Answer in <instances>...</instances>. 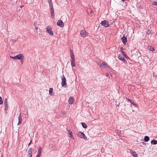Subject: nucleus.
I'll return each mask as SVG.
<instances>
[{"label":"nucleus","mask_w":157,"mask_h":157,"mask_svg":"<svg viewBox=\"0 0 157 157\" xmlns=\"http://www.w3.org/2000/svg\"><path fill=\"white\" fill-rule=\"evenodd\" d=\"M5 101H6V102H7V98H6L5 99Z\"/></svg>","instance_id":"nucleus-37"},{"label":"nucleus","mask_w":157,"mask_h":157,"mask_svg":"<svg viewBox=\"0 0 157 157\" xmlns=\"http://www.w3.org/2000/svg\"><path fill=\"white\" fill-rule=\"evenodd\" d=\"M23 59H21V63L22 64L23 63Z\"/></svg>","instance_id":"nucleus-33"},{"label":"nucleus","mask_w":157,"mask_h":157,"mask_svg":"<svg viewBox=\"0 0 157 157\" xmlns=\"http://www.w3.org/2000/svg\"><path fill=\"white\" fill-rule=\"evenodd\" d=\"M32 140H31L30 141V143H29V145H30V144L31 143H32Z\"/></svg>","instance_id":"nucleus-36"},{"label":"nucleus","mask_w":157,"mask_h":157,"mask_svg":"<svg viewBox=\"0 0 157 157\" xmlns=\"http://www.w3.org/2000/svg\"><path fill=\"white\" fill-rule=\"evenodd\" d=\"M4 105L5 106V110L6 111L8 109L7 102H6V101H5Z\"/></svg>","instance_id":"nucleus-15"},{"label":"nucleus","mask_w":157,"mask_h":157,"mask_svg":"<svg viewBox=\"0 0 157 157\" xmlns=\"http://www.w3.org/2000/svg\"><path fill=\"white\" fill-rule=\"evenodd\" d=\"M124 56H125V57H126V55H124Z\"/></svg>","instance_id":"nucleus-40"},{"label":"nucleus","mask_w":157,"mask_h":157,"mask_svg":"<svg viewBox=\"0 0 157 157\" xmlns=\"http://www.w3.org/2000/svg\"><path fill=\"white\" fill-rule=\"evenodd\" d=\"M152 5H157V2H153L152 3Z\"/></svg>","instance_id":"nucleus-29"},{"label":"nucleus","mask_w":157,"mask_h":157,"mask_svg":"<svg viewBox=\"0 0 157 157\" xmlns=\"http://www.w3.org/2000/svg\"><path fill=\"white\" fill-rule=\"evenodd\" d=\"M71 60H75V57H74V54H72V55H71Z\"/></svg>","instance_id":"nucleus-26"},{"label":"nucleus","mask_w":157,"mask_h":157,"mask_svg":"<svg viewBox=\"0 0 157 157\" xmlns=\"http://www.w3.org/2000/svg\"><path fill=\"white\" fill-rule=\"evenodd\" d=\"M122 53H124V52L123 51V52H122Z\"/></svg>","instance_id":"nucleus-39"},{"label":"nucleus","mask_w":157,"mask_h":157,"mask_svg":"<svg viewBox=\"0 0 157 157\" xmlns=\"http://www.w3.org/2000/svg\"><path fill=\"white\" fill-rule=\"evenodd\" d=\"M50 11L51 13V16L53 19H54V11L53 8H51Z\"/></svg>","instance_id":"nucleus-11"},{"label":"nucleus","mask_w":157,"mask_h":157,"mask_svg":"<svg viewBox=\"0 0 157 157\" xmlns=\"http://www.w3.org/2000/svg\"><path fill=\"white\" fill-rule=\"evenodd\" d=\"M148 47L149 48V49L150 50L152 51H153L154 50V49L153 47L151 46L150 47Z\"/></svg>","instance_id":"nucleus-24"},{"label":"nucleus","mask_w":157,"mask_h":157,"mask_svg":"<svg viewBox=\"0 0 157 157\" xmlns=\"http://www.w3.org/2000/svg\"><path fill=\"white\" fill-rule=\"evenodd\" d=\"M48 1L49 4L52 3V0H48Z\"/></svg>","instance_id":"nucleus-30"},{"label":"nucleus","mask_w":157,"mask_h":157,"mask_svg":"<svg viewBox=\"0 0 157 157\" xmlns=\"http://www.w3.org/2000/svg\"><path fill=\"white\" fill-rule=\"evenodd\" d=\"M71 65L73 67H75V60H71Z\"/></svg>","instance_id":"nucleus-14"},{"label":"nucleus","mask_w":157,"mask_h":157,"mask_svg":"<svg viewBox=\"0 0 157 157\" xmlns=\"http://www.w3.org/2000/svg\"><path fill=\"white\" fill-rule=\"evenodd\" d=\"M28 153L29 154V155H30V157H31L32 156V151H31V148H30L29 149V151H28Z\"/></svg>","instance_id":"nucleus-19"},{"label":"nucleus","mask_w":157,"mask_h":157,"mask_svg":"<svg viewBox=\"0 0 157 157\" xmlns=\"http://www.w3.org/2000/svg\"><path fill=\"white\" fill-rule=\"evenodd\" d=\"M10 58L13 59H18L20 60H21V59H24V56L22 54H19L14 57H13L10 56Z\"/></svg>","instance_id":"nucleus-1"},{"label":"nucleus","mask_w":157,"mask_h":157,"mask_svg":"<svg viewBox=\"0 0 157 157\" xmlns=\"http://www.w3.org/2000/svg\"><path fill=\"white\" fill-rule=\"evenodd\" d=\"M28 156H29V157H30V155H29Z\"/></svg>","instance_id":"nucleus-38"},{"label":"nucleus","mask_w":157,"mask_h":157,"mask_svg":"<svg viewBox=\"0 0 157 157\" xmlns=\"http://www.w3.org/2000/svg\"><path fill=\"white\" fill-rule=\"evenodd\" d=\"M46 31L47 32L51 35H53V32L51 28L49 26H48L46 28Z\"/></svg>","instance_id":"nucleus-5"},{"label":"nucleus","mask_w":157,"mask_h":157,"mask_svg":"<svg viewBox=\"0 0 157 157\" xmlns=\"http://www.w3.org/2000/svg\"><path fill=\"white\" fill-rule=\"evenodd\" d=\"M34 26H35V28L37 30L38 29V27L36 26V25H35V23L34 24Z\"/></svg>","instance_id":"nucleus-32"},{"label":"nucleus","mask_w":157,"mask_h":157,"mask_svg":"<svg viewBox=\"0 0 157 157\" xmlns=\"http://www.w3.org/2000/svg\"><path fill=\"white\" fill-rule=\"evenodd\" d=\"M18 122L17 124L18 125L20 124L21 123L22 121V119L21 118V113H20L18 117Z\"/></svg>","instance_id":"nucleus-9"},{"label":"nucleus","mask_w":157,"mask_h":157,"mask_svg":"<svg viewBox=\"0 0 157 157\" xmlns=\"http://www.w3.org/2000/svg\"><path fill=\"white\" fill-rule=\"evenodd\" d=\"M57 25L61 27H63L64 26V23L61 20H59L57 22Z\"/></svg>","instance_id":"nucleus-7"},{"label":"nucleus","mask_w":157,"mask_h":157,"mask_svg":"<svg viewBox=\"0 0 157 157\" xmlns=\"http://www.w3.org/2000/svg\"><path fill=\"white\" fill-rule=\"evenodd\" d=\"M82 127L84 128H87V125L86 124L84 123H82Z\"/></svg>","instance_id":"nucleus-21"},{"label":"nucleus","mask_w":157,"mask_h":157,"mask_svg":"<svg viewBox=\"0 0 157 157\" xmlns=\"http://www.w3.org/2000/svg\"><path fill=\"white\" fill-rule=\"evenodd\" d=\"M151 144H156L157 143V142L156 140H153L151 141Z\"/></svg>","instance_id":"nucleus-22"},{"label":"nucleus","mask_w":157,"mask_h":157,"mask_svg":"<svg viewBox=\"0 0 157 157\" xmlns=\"http://www.w3.org/2000/svg\"><path fill=\"white\" fill-rule=\"evenodd\" d=\"M42 151V148L41 147H39L38 148V153L37 155H41V153Z\"/></svg>","instance_id":"nucleus-13"},{"label":"nucleus","mask_w":157,"mask_h":157,"mask_svg":"<svg viewBox=\"0 0 157 157\" xmlns=\"http://www.w3.org/2000/svg\"><path fill=\"white\" fill-rule=\"evenodd\" d=\"M127 100H128V101H130V102H131V101H132V100H130V99H127Z\"/></svg>","instance_id":"nucleus-34"},{"label":"nucleus","mask_w":157,"mask_h":157,"mask_svg":"<svg viewBox=\"0 0 157 157\" xmlns=\"http://www.w3.org/2000/svg\"><path fill=\"white\" fill-rule=\"evenodd\" d=\"M149 140V138L148 136H146L145 137L144 140L145 141L147 142Z\"/></svg>","instance_id":"nucleus-20"},{"label":"nucleus","mask_w":157,"mask_h":157,"mask_svg":"<svg viewBox=\"0 0 157 157\" xmlns=\"http://www.w3.org/2000/svg\"><path fill=\"white\" fill-rule=\"evenodd\" d=\"M78 136L80 138H82L85 140H86L87 139V138L85 136V134L81 132H79L78 133Z\"/></svg>","instance_id":"nucleus-3"},{"label":"nucleus","mask_w":157,"mask_h":157,"mask_svg":"<svg viewBox=\"0 0 157 157\" xmlns=\"http://www.w3.org/2000/svg\"><path fill=\"white\" fill-rule=\"evenodd\" d=\"M68 131L69 134L70 135V136L71 137V139H73L74 138H73V137L72 135V132H70V131L69 130Z\"/></svg>","instance_id":"nucleus-16"},{"label":"nucleus","mask_w":157,"mask_h":157,"mask_svg":"<svg viewBox=\"0 0 157 157\" xmlns=\"http://www.w3.org/2000/svg\"><path fill=\"white\" fill-rule=\"evenodd\" d=\"M53 91V89L52 88H50L49 90V94L51 96L53 95V94L52 93Z\"/></svg>","instance_id":"nucleus-18"},{"label":"nucleus","mask_w":157,"mask_h":157,"mask_svg":"<svg viewBox=\"0 0 157 157\" xmlns=\"http://www.w3.org/2000/svg\"><path fill=\"white\" fill-rule=\"evenodd\" d=\"M121 39L124 44H125L127 41V38L125 36H123L121 38Z\"/></svg>","instance_id":"nucleus-12"},{"label":"nucleus","mask_w":157,"mask_h":157,"mask_svg":"<svg viewBox=\"0 0 157 157\" xmlns=\"http://www.w3.org/2000/svg\"><path fill=\"white\" fill-rule=\"evenodd\" d=\"M106 64L104 63H103L101 65V66L102 67H106Z\"/></svg>","instance_id":"nucleus-23"},{"label":"nucleus","mask_w":157,"mask_h":157,"mask_svg":"<svg viewBox=\"0 0 157 157\" xmlns=\"http://www.w3.org/2000/svg\"><path fill=\"white\" fill-rule=\"evenodd\" d=\"M3 101L2 100V98L0 96V104L1 105L3 104Z\"/></svg>","instance_id":"nucleus-27"},{"label":"nucleus","mask_w":157,"mask_h":157,"mask_svg":"<svg viewBox=\"0 0 157 157\" xmlns=\"http://www.w3.org/2000/svg\"><path fill=\"white\" fill-rule=\"evenodd\" d=\"M70 54L71 55H72V54H74L73 52L71 50H70Z\"/></svg>","instance_id":"nucleus-31"},{"label":"nucleus","mask_w":157,"mask_h":157,"mask_svg":"<svg viewBox=\"0 0 157 157\" xmlns=\"http://www.w3.org/2000/svg\"><path fill=\"white\" fill-rule=\"evenodd\" d=\"M122 1H124L125 0H122Z\"/></svg>","instance_id":"nucleus-41"},{"label":"nucleus","mask_w":157,"mask_h":157,"mask_svg":"<svg viewBox=\"0 0 157 157\" xmlns=\"http://www.w3.org/2000/svg\"><path fill=\"white\" fill-rule=\"evenodd\" d=\"M74 101V99L72 97H71L68 100V102L71 104H73Z\"/></svg>","instance_id":"nucleus-8"},{"label":"nucleus","mask_w":157,"mask_h":157,"mask_svg":"<svg viewBox=\"0 0 157 157\" xmlns=\"http://www.w3.org/2000/svg\"><path fill=\"white\" fill-rule=\"evenodd\" d=\"M50 7L51 8H53V6L52 4L51 3L50 4H49Z\"/></svg>","instance_id":"nucleus-28"},{"label":"nucleus","mask_w":157,"mask_h":157,"mask_svg":"<svg viewBox=\"0 0 157 157\" xmlns=\"http://www.w3.org/2000/svg\"><path fill=\"white\" fill-rule=\"evenodd\" d=\"M62 82H61V85L62 86H67L66 83V79L64 75H63L62 77Z\"/></svg>","instance_id":"nucleus-4"},{"label":"nucleus","mask_w":157,"mask_h":157,"mask_svg":"<svg viewBox=\"0 0 157 157\" xmlns=\"http://www.w3.org/2000/svg\"><path fill=\"white\" fill-rule=\"evenodd\" d=\"M100 24L105 27H107L109 26V24L108 21L106 20L102 21L100 23Z\"/></svg>","instance_id":"nucleus-2"},{"label":"nucleus","mask_w":157,"mask_h":157,"mask_svg":"<svg viewBox=\"0 0 157 157\" xmlns=\"http://www.w3.org/2000/svg\"><path fill=\"white\" fill-rule=\"evenodd\" d=\"M130 152L133 157H137L138 155L135 151H133L131 150H130Z\"/></svg>","instance_id":"nucleus-10"},{"label":"nucleus","mask_w":157,"mask_h":157,"mask_svg":"<svg viewBox=\"0 0 157 157\" xmlns=\"http://www.w3.org/2000/svg\"><path fill=\"white\" fill-rule=\"evenodd\" d=\"M135 107H137V105L136 103H135L134 102L132 101H131L130 102Z\"/></svg>","instance_id":"nucleus-25"},{"label":"nucleus","mask_w":157,"mask_h":157,"mask_svg":"<svg viewBox=\"0 0 157 157\" xmlns=\"http://www.w3.org/2000/svg\"><path fill=\"white\" fill-rule=\"evenodd\" d=\"M40 155H36V157H40Z\"/></svg>","instance_id":"nucleus-35"},{"label":"nucleus","mask_w":157,"mask_h":157,"mask_svg":"<svg viewBox=\"0 0 157 157\" xmlns=\"http://www.w3.org/2000/svg\"><path fill=\"white\" fill-rule=\"evenodd\" d=\"M118 58L119 59L121 60V61L123 62L125 61V59H124V58L122 57L121 56L119 55L118 56Z\"/></svg>","instance_id":"nucleus-17"},{"label":"nucleus","mask_w":157,"mask_h":157,"mask_svg":"<svg viewBox=\"0 0 157 157\" xmlns=\"http://www.w3.org/2000/svg\"><path fill=\"white\" fill-rule=\"evenodd\" d=\"M87 33L85 30H82L81 31L80 34L83 37H85Z\"/></svg>","instance_id":"nucleus-6"}]
</instances>
